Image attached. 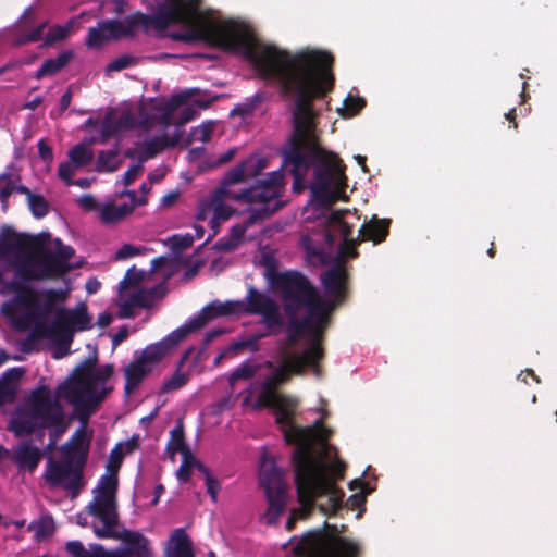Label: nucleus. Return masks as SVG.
Instances as JSON below:
<instances>
[{
  "label": "nucleus",
  "mask_w": 557,
  "mask_h": 557,
  "mask_svg": "<svg viewBox=\"0 0 557 557\" xmlns=\"http://www.w3.org/2000/svg\"><path fill=\"white\" fill-rule=\"evenodd\" d=\"M306 60L278 83L281 96L292 100V132L281 150L282 166L293 175L295 193L309 188L315 202L330 207L336 200L331 186L347 185L346 166L321 144L320 113L314 101L324 99L334 88V57L313 49Z\"/></svg>",
  "instance_id": "obj_1"
},
{
  "label": "nucleus",
  "mask_w": 557,
  "mask_h": 557,
  "mask_svg": "<svg viewBox=\"0 0 557 557\" xmlns=\"http://www.w3.org/2000/svg\"><path fill=\"white\" fill-rule=\"evenodd\" d=\"M181 1L190 4L191 10L185 12L188 15L186 20L173 21L170 25L184 24L188 27L183 33V42L206 41L227 52L242 50L245 58L256 66L263 78L273 79L277 84L298 64L307 61L306 57L313 50L302 49L290 53L273 45L261 44L247 26L233 20L205 21L200 13L201 0ZM164 3H168V0Z\"/></svg>",
  "instance_id": "obj_2"
},
{
  "label": "nucleus",
  "mask_w": 557,
  "mask_h": 557,
  "mask_svg": "<svg viewBox=\"0 0 557 557\" xmlns=\"http://www.w3.org/2000/svg\"><path fill=\"white\" fill-rule=\"evenodd\" d=\"M295 485L299 508L293 509L297 520L308 519L317 506L325 515H334L342 508L344 491L326 475L294 467Z\"/></svg>",
  "instance_id": "obj_3"
},
{
  "label": "nucleus",
  "mask_w": 557,
  "mask_h": 557,
  "mask_svg": "<svg viewBox=\"0 0 557 557\" xmlns=\"http://www.w3.org/2000/svg\"><path fill=\"white\" fill-rule=\"evenodd\" d=\"M284 185V175L281 171H274L267 178L258 180L257 184L248 188H244L238 193H224V187L215 188L209 198V207L213 211L211 219V227L213 235L218 233L220 221L228 220L234 209L224 203V199L228 198L238 202L255 203L256 201H269L280 198Z\"/></svg>",
  "instance_id": "obj_4"
},
{
  "label": "nucleus",
  "mask_w": 557,
  "mask_h": 557,
  "mask_svg": "<svg viewBox=\"0 0 557 557\" xmlns=\"http://www.w3.org/2000/svg\"><path fill=\"white\" fill-rule=\"evenodd\" d=\"M190 10L191 5L183 3L181 0H168V3L161 4L153 15L135 12L124 20L102 21V25L107 29L109 39L117 40L135 36L136 28H141L145 33H148L151 28L163 32L170 26L171 22L186 20L188 15L183 12Z\"/></svg>",
  "instance_id": "obj_5"
},
{
  "label": "nucleus",
  "mask_w": 557,
  "mask_h": 557,
  "mask_svg": "<svg viewBox=\"0 0 557 557\" xmlns=\"http://www.w3.org/2000/svg\"><path fill=\"white\" fill-rule=\"evenodd\" d=\"M269 281L280 295L284 313L309 312L326 302L318 288L299 271H269Z\"/></svg>",
  "instance_id": "obj_6"
},
{
  "label": "nucleus",
  "mask_w": 557,
  "mask_h": 557,
  "mask_svg": "<svg viewBox=\"0 0 557 557\" xmlns=\"http://www.w3.org/2000/svg\"><path fill=\"white\" fill-rule=\"evenodd\" d=\"M117 490L119 478L116 473L102 475L94 490L92 500L86 507L88 513L98 521L91 524L98 539L115 536V532L120 529Z\"/></svg>",
  "instance_id": "obj_7"
},
{
  "label": "nucleus",
  "mask_w": 557,
  "mask_h": 557,
  "mask_svg": "<svg viewBox=\"0 0 557 557\" xmlns=\"http://www.w3.org/2000/svg\"><path fill=\"white\" fill-rule=\"evenodd\" d=\"M336 525L325 521L323 529L308 532L301 537L295 546V554L298 557H359V543L336 535Z\"/></svg>",
  "instance_id": "obj_8"
},
{
  "label": "nucleus",
  "mask_w": 557,
  "mask_h": 557,
  "mask_svg": "<svg viewBox=\"0 0 557 557\" xmlns=\"http://www.w3.org/2000/svg\"><path fill=\"white\" fill-rule=\"evenodd\" d=\"M91 327V317L88 314L86 306L81 304L75 309H57L51 325H39L36 330L42 337L57 344L58 350L53 357L59 359L70 352L75 332L87 331Z\"/></svg>",
  "instance_id": "obj_9"
},
{
  "label": "nucleus",
  "mask_w": 557,
  "mask_h": 557,
  "mask_svg": "<svg viewBox=\"0 0 557 557\" xmlns=\"http://www.w3.org/2000/svg\"><path fill=\"white\" fill-rule=\"evenodd\" d=\"M33 237L36 245L27 248L26 252L29 255L13 261L20 267L17 273L20 276L35 281L55 280L72 271V267L62 265L53 251L45 248L50 238L49 233L42 232Z\"/></svg>",
  "instance_id": "obj_10"
},
{
  "label": "nucleus",
  "mask_w": 557,
  "mask_h": 557,
  "mask_svg": "<svg viewBox=\"0 0 557 557\" xmlns=\"http://www.w3.org/2000/svg\"><path fill=\"white\" fill-rule=\"evenodd\" d=\"M30 405L33 416L40 417L39 426L54 429L49 435V447H52L66 430L65 412L61 401L52 397L47 385H40L30 392Z\"/></svg>",
  "instance_id": "obj_11"
},
{
  "label": "nucleus",
  "mask_w": 557,
  "mask_h": 557,
  "mask_svg": "<svg viewBox=\"0 0 557 557\" xmlns=\"http://www.w3.org/2000/svg\"><path fill=\"white\" fill-rule=\"evenodd\" d=\"M259 483L268 499V522H275L286 506L287 484L284 480V472L276 466L275 460L265 455L259 467Z\"/></svg>",
  "instance_id": "obj_12"
},
{
  "label": "nucleus",
  "mask_w": 557,
  "mask_h": 557,
  "mask_svg": "<svg viewBox=\"0 0 557 557\" xmlns=\"http://www.w3.org/2000/svg\"><path fill=\"white\" fill-rule=\"evenodd\" d=\"M12 267L14 270L13 277L2 283L0 294L3 296L14 294V297L11 301L4 302L1 306V312L5 315H12L15 308L24 309L29 313L39 312L41 309L39 292L30 285L35 280L20 276L17 274L20 267L15 262L12 263Z\"/></svg>",
  "instance_id": "obj_13"
},
{
  "label": "nucleus",
  "mask_w": 557,
  "mask_h": 557,
  "mask_svg": "<svg viewBox=\"0 0 557 557\" xmlns=\"http://www.w3.org/2000/svg\"><path fill=\"white\" fill-rule=\"evenodd\" d=\"M330 310L331 305L324 302L306 313L310 317L311 323L307 327V347L299 354L309 361L310 369L317 376H321L322 373L320 363L324 359L323 336L329 324Z\"/></svg>",
  "instance_id": "obj_14"
},
{
  "label": "nucleus",
  "mask_w": 557,
  "mask_h": 557,
  "mask_svg": "<svg viewBox=\"0 0 557 557\" xmlns=\"http://www.w3.org/2000/svg\"><path fill=\"white\" fill-rule=\"evenodd\" d=\"M84 468L82 461L65 456L59 461L49 458L44 479L49 486L62 487L72 497H77L85 486Z\"/></svg>",
  "instance_id": "obj_15"
},
{
  "label": "nucleus",
  "mask_w": 557,
  "mask_h": 557,
  "mask_svg": "<svg viewBox=\"0 0 557 557\" xmlns=\"http://www.w3.org/2000/svg\"><path fill=\"white\" fill-rule=\"evenodd\" d=\"M239 302L238 313L261 315L262 324L268 329V334H277L284 325L277 302L269 295L249 286L244 300Z\"/></svg>",
  "instance_id": "obj_16"
},
{
  "label": "nucleus",
  "mask_w": 557,
  "mask_h": 557,
  "mask_svg": "<svg viewBox=\"0 0 557 557\" xmlns=\"http://www.w3.org/2000/svg\"><path fill=\"white\" fill-rule=\"evenodd\" d=\"M307 428L312 429V434L308 443H299L292 454L293 467L304 468L310 471L326 474V463L314 455V442H321L327 446V441L332 436L331 429L324 426L323 420H317L312 425Z\"/></svg>",
  "instance_id": "obj_17"
},
{
  "label": "nucleus",
  "mask_w": 557,
  "mask_h": 557,
  "mask_svg": "<svg viewBox=\"0 0 557 557\" xmlns=\"http://www.w3.org/2000/svg\"><path fill=\"white\" fill-rule=\"evenodd\" d=\"M112 387L95 388L92 379L73 372L63 383L59 384L55 391V398H64L69 404L89 401L99 398L104 400L111 393Z\"/></svg>",
  "instance_id": "obj_18"
},
{
  "label": "nucleus",
  "mask_w": 557,
  "mask_h": 557,
  "mask_svg": "<svg viewBox=\"0 0 557 557\" xmlns=\"http://www.w3.org/2000/svg\"><path fill=\"white\" fill-rule=\"evenodd\" d=\"M298 401L292 397L281 398L280 401L267 408H273L276 413V423L280 425L284 440L289 445L298 446L299 443H308L311 437L312 429L298 426L294 423V416Z\"/></svg>",
  "instance_id": "obj_19"
},
{
  "label": "nucleus",
  "mask_w": 557,
  "mask_h": 557,
  "mask_svg": "<svg viewBox=\"0 0 557 557\" xmlns=\"http://www.w3.org/2000/svg\"><path fill=\"white\" fill-rule=\"evenodd\" d=\"M112 540L121 541L124 546L115 548L117 557H153L150 540L143 533L126 528H120Z\"/></svg>",
  "instance_id": "obj_20"
},
{
  "label": "nucleus",
  "mask_w": 557,
  "mask_h": 557,
  "mask_svg": "<svg viewBox=\"0 0 557 557\" xmlns=\"http://www.w3.org/2000/svg\"><path fill=\"white\" fill-rule=\"evenodd\" d=\"M348 213V211L336 210L330 214L327 220L329 226L334 232L338 233L343 238V243L338 249V261H343L344 263L345 258L358 257L357 246L360 242H362L359 236L356 239L351 237L354 226L345 220V215Z\"/></svg>",
  "instance_id": "obj_21"
},
{
  "label": "nucleus",
  "mask_w": 557,
  "mask_h": 557,
  "mask_svg": "<svg viewBox=\"0 0 557 557\" xmlns=\"http://www.w3.org/2000/svg\"><path fill=\"white\" fill-rule=\"evenodd\" d=\"M348 278L349 275L343 261L336 262L321 274L324 290L334 299L336 306L342 305L348 298Z\"/></svg>",
  "instance_id": "obj_22"
},
{
  "label": "nucleus",
  "mask_w": 557,
  "mask_h": 557,
  "mask_svg": "<svg viewBox=\"0 0 557 557\" xmlns=\"http://www.w3.org/2000/svg\"><path fill=\"white\" fill-rule=\"evenodd\" d=\"M239 302L237 300H228L221 302L214 300L206 305L196 317L188 321L183 329L186 330L187 335L202 329L208 322L220 317H227L238 314Z\"/></svg>",
  "instance_id": "obj_23"
},
{
  "label": "nucleus",
  "mask_w": 557,
  "mask_h": 557,
  "mask_svg": "<svg viewBox=\"0 0 557 557\" xmlns=\"http://www.w3.org/2000/svg\"><path fill=\"white\" fill-rule=\"evenodd\" d=\"M187 332L183 326L177 327L158 343L148 345L137 356L147 366L161 361L171 350H173L183 339L187 337Z\"/></svg>",
  "instance_id": "obj_24"
},
{
  "label": "nucleus",
  "mask_w": 557,
  "mask_h": 557,
  "mask_svg": "<svg viewBox=\"0 0 557 557\" xmlns=\"http://www.w3.org/2000/svg\"><path fill=\"white\" fill-rule=\"evenodd\" d=\"M35 238L30 234H17L11 226H4L0 237V259L9 253L14 255V260L23 259L27 248L35 247Z\"/></svg>",
  "instance_id": "obj_25"
},
{
  "label": "nucleus",
  "mask_w": 557,
  "mask_h": 557,
  "mask_svg": "<svg viewBox=\"0 0 557 557\" xmlns=\"http://www.w3.org/2000/svg\"><path fill=\"white\" fill-rule=\"evenodd\" d=\"M259 205L258 208L250 209V214L244 223L235 224L230 230V237L239 244L240 239L245 235L246 231L253 225L256 222L264 220L282 208L280 198L269 201H256Z\"/></svg>",
  "instance_id": "obj_26"
},
{
  "label": "nucleus",
  "mask_w": 557,
  "mask_h": 557,
  "mask_svg": "<svg viewBox=\"0 0 557 557\" xmlns=\"http://www.w3.org/2000/svg\"><path fill=\"white\" fill-rule=\"evenodd\" d=\"M261 159L249 157L231 169L223 177L219 187H224V193H234L230 186L244 183L249 177L257 176L264 168Z\"/></svg>",
  "instance_id": "obj_27"
},
{
  "label": "nucleus",
  "mask_w": 557,
  "mask_h": 557,
  "mask_svg": "<svg viewBox=\"0 0 557 557\" xmlns=\"http://www.w3.org/2000/svg\"><path fill=\"white\" fill-rule=\"evenodd\" d=\"M90 442L91 433L88 434V431L76 430L71 438L61 447V450L65 457L86 465Z\"/></svg>",
  "instance_id": "obj_28"
},
{
  "label": "nucleus",
  "mask_w": 557,
  "mask_h": 557,
  "mask_svg": "<svg viewBox=\"0 0 557 557\" xmlns=\"http://www.w3.org/2000/svg\"><path fill=\"white\" fill-rule=\"evenodd\" d=\"M310 368L307 361L299 352H292L284 357L283 362L271 374L281 385L289 380L292 374L301 375Z\"/></svg>",
  "instance_id": "obj_29"
},
{
  "label": "nucleus",
  "mask_w": 557,
  "mask_h": 557,
  "mask_svg": "<svg viewBox=\"0 0 557 557\" xmlns=\"http://www.w3.org/2000/svg\"><path fill=\"white\" fill-rule=\"evenodd\" d=\"M42 458L41 450L29 442L20 443L13 451L12 460L20 471L33 473Z\"/></svg>",
  "instance_id": "obj_30"
},
{
  "label": "nucleus",
  "mask_w": 557,
  "mask_h": 557,
  "mask_svg": "<svg viewBox=\"0 0 557 557\" xmlns=\"http://www.w3.org/2000/svg\"><path fill=\"white\" fill-rule=\"evenodd\" d=\"M165 557H195L193 542L184 528L175 529L165 545Z\"/></svg>",
  "instance_id": "obj_31"
},
{
  "label": "nucleus",
  "mask_w": 557,
  "mask_h": 557,
  "mask_svg": "<svg viewBox=\"0 0 557 557\" xmlns=\"http://www.w3.org/2000/svg\"><path fill=\"white\" fill-rule=\"evenodd\" d=\"M134 123V116L129 112H123L119 116L108 113L102 121L100 143L106 144L120 131L133 128Z\"/></svg>",
  "instance_id": "obj_32"
},
{
  "label": "nucleus",
  "mask_w": 557,
  "mask_h": 557,
  "mask_svg": "<svg viewBox=\"0 0 557 557\" xmlns=\"http://www.w3.org/2000/svg\"><path fill=\"white\" fill-rule=\"evenodd\" d=\"M181 138V134H177L173 137H169L168 135H159L154 136L150 140H146L141 145V151L139 154V161L145 162L149 159L157 157L159 153L164 151L166 148L175 147Z\"/></svg>",
  "instance_id": "obj_33"
},
{
  "label": "nucleus",
  "mask_w": 557,
  "mask_h": 557,
  "mask_svg": "<svg viewBox=\"0 0 557 557\" xmlns=\"http://www.w3.org/2000/svg\"><path fill=\"white\" fill-rule=\"evenodd\" d=\"M391 220L379 219L374 215L369 222H364L359 230V237L361 240H371L374 244H380L385 240L389 232Z\"/></svg>",
  "instance_id": "obj_34"
},
{
  "label": "nucleus",
  "mask_w": 557,
  "mask_h": 557,
  "mask_svg": "<svg viewBox=\"0 0 557 557\" xmlns=\"http://www.w3.org/2000/svg\"><path fill=\"white\" fill-rule=\"evenodd\" d=\"M152 371L151 366H147L137 356L134 361L129 362L124 371L125 375V393L131 394L134 392L143 382L146 375Z\"/></svg>",
  "instance_id": "obj_35"
},
{
  "label": "nucleus",
  "mask_w": 557,
  "mask_h": 557,
  "mask_svg": "<svg viewBox=\"0 0 557 557\" xmlns=\"http://www.w3.org/2000/svg\"><path fill=\"white\" fill-rule=\"evenodd\" d=\"M278 386L280 384L276 382L275 377L271 375L267 376L261 384V391L253 408H265L280 401L281 398H287L288 396L277 393Z\"/></svg>",
  "instance_id": "obj_36"
},
{
  "label": "nucleus",
  "mask_w": 557,
  "mask_h": 557,
  "mask_svg": "<svg viewBox=\"0 0 557 557\" xmlns=\"http://www.w3.org/2000/svg\"><path fill=\"white\" fill-rule=\"evenodd\" d=\"M300 313H285L288 319L286 326V345L295 346L301 336L307 332L308 325L311 323L310 317L299 318Z\"/></svg>",
  "instance_id": "obj_37"
},
{
  "label": "nucleus",
  "mask_w": 557,
  "mask_h": 557,
  "mask_svg": "<svg viewBox=\"0 0 557 557\" xmlns=\"http://www.w3.org/2000/svg\"><path fill=\"white\" fill-rule=\"evenodd\" d=\"M73 52L67 50L58 54L57 58H50L44 61L41 66L37 70L34 77L41 79L45 76H52L63 70L69 62L73 59Z\"/></svg>",
  "instance_id": "obj_38"
},
{
  "label": "nucleus",
  "mask_w": 557,
  "mask_h": 557,
  "mask_svg": "<svg viewBox=\"0 0 557 557\" xmlns=\"http://www.w3.org/2000/svg\"><path fill=\"white\" fill-rule=\"evenodd\" d=\"M27 413L20 414L11 422V429L17 436L32 435L37 428H40L39 423L37 422L38 420L40 421V417L33 416L30 395L27 398Z\"/></svg>",
  "instance_id": "obj_39"
},
{
  "label": "nucleus",
  "mask_w": 557,
  "mask_h": 557,
  "mask_svg": "<svg viewBox=\"0 0 557 557\" xmlns=\"http://www.w3.org/2000/svg\"><path fill=\"white\" fill-rule=\"evenodd\" d=\"M194 351H195V347H193V346L187 348L184 351V354L182 355L181 360L178 362L177 370L174 372V374L169 380H166L163 383V385L161 387V393H169L172 391H176L187 384V382L189 381V374L181 372V368L188 360V358L190 357V355Z\"/></svg>",
  "instance_id": "obj_40"
},
{
  "label": "nucleus",
  "mask_w": 557,
  "mask_h": 557,
  "mask_svg": "<svg viewBox=\"0 0 557 557\" xmlns=\"http://www.w3.org/2000/svg\"><path fill=\"white\" fill-rule=\"evenodd\" d=\"M119 156H120V149H119L117 145L113 149L101 150L98 153L97 171H99V172H115L122 163V160L119 159Z\"/></svg>",
  "instance_id": "obj_41"
},
{
  "label": "nucleus",
  "mask_w": 557,
  "mask_h": 557,
  "mask_svg": "<svg viewBox=\"0 0 557 557\" xmlns=\"http://www.w3.org/2000/svg\"><path fill=\"white\" fill-rule=\"evenodd\" d=\"M103 400L99 398L89 399V401L71 404L77 414L79 426L77 430L88 431V422L92 413L99 408Z\"/></svg>",
  "instance_id": "obj_42"
},
{
  "label": "nucleus",
  "mask_w": 557,
  "mask_h": 557,
  "mask_svg": "<svg viewBox=\"0 0 557 557\" xmlns=\"http://www.w3.org/2000/svg\"><path fill=\"white\" fill-rule=\"evenodd\" d=\"M136 206L132 202V205H120L116 206L114 203L106 205L101 210V220L103 223L112 224L116 223L126 215H128Z\"/></svg>",
  "instance_id": "obj_43"
},
{
  "label": "nucleus",
  "mask_w": 557,
  "mask_h": 557,
  "mask_svg": "<svg viewBox=\"0 0 557 557\" xmlns=\"http://www.w3.org/2000/svg\"><path fill=\"white\" fill-rule=\"evenodd\" d=\"M29 531H35V537L42 540L51 536L55 531V523L50 515L41 516L37 521H32L28 525Z\"/></svg>",
  "instance_id": "obj_44"
},
{
  "label": "nucleus",
  "mask_w": 557,
  "mask_h": 557,
  "mask_svg": "<svg viewBox=\"0 0 557 557\" xmlns=\"http://www.w3.org/2000/svg\"><path fill=\"white\" fill-rule=\"evenodd\" d=\"M70 161L77 168L81 169L89 164L94 159V152L84 143L75 145L69 150Z\"/></svg>",
  "instance_id": "obj_45"
},
{
  "label": "nucleus",
  "mask_w": 557,
  "mask_h": 557,
  "mask_svg": "<svg viewBox=\"0 0 557 557\" xmlns=\"http://www.w3.org/2000/svg\"><path fill=\"white\" fill-rule=\"evenodd\" d=\"M166 450L173 455L190 450L189 446L185 442L184 426L181 422L171 430V438L166 445Z\"/></svg>",
  "instance_id": "obj_46"
},
{
  "label": "nucleus",
  "mask_w": 557,
  "mask_h": 557,
  "mask_svg": "<svg viewBox=\"0 0 557 557\" xmlns=\"http://www.w3.org/2000/svg\"><path fill=\"white\" fill-rule=\"evenodd\" d=\"M75 22L76 17H72L65 25H54L51 27L44 38L42 46L50 47L57 41L64 40Z\"/></svg>",
  "instance_id": "obj_47"
},
{
  "label": "nucleus",
  "mask_w": 557,
  "mask_h": 557,
  "mask_svg": "<svg viewBox=\"0 0 557 557\" xmlns=\"http://www.w3.org/2000/svg\"><path fill=\"white\" fill-rule=\"evenodd\" d=\"M55 251L53 253L57 256V259L64 267H72V270L78 269L82 267V262L76 264H71L69 261L75 255V249L72 246L64 245L60 238L54 240Z\"/></svg>",
  "instance_id": "obj_48"
},
{
  "label": "nucleus",
  "mask_w": 557,
  "mask_h": 557,
  "mask_svg": "<svg viewBox=\"0 0 557 557\" xmlns=\"http://www.w3.org/2000/svg\"><path fill=\"white\" fill-rule=\"evenodd\" d=\"M264 336H265V334L261 333V334L251 335L250 337H248L246 339L235 341L231 345L227 346V351H233V355L242 352L245 349H250L253 352L258 351L259 350L258 342Z\"/></svg>",
  "instance_id": "obj_49"
},
{
  "label": "nucleus",
  "mask_w": 557,
  "mask_h": 557,
  "mask_svg": "<svg viewBox=\"0 0 557 557\" xmlns=\"http://www.w3.org/2000/svg\"><path fill=\"white\" fill-rule=\"evenodd\" d=\"M109 40L110 39L107 29H104V26L102 25L101 21L98 23L97 27H91L88 29L86 46L89 48H98Z\"/></svg>",
  "instance_id": "obj_50"
},
{
  "label": "nucleus",
  "mask_w": 557,
  "mask_h": 557,
  "mask_svg": "<svg viewBox=\"0 0 557 557\" xmlns=\"http://www.w3.org/2000/svg\"><path fill=\"white\" fill-rule=\"evenodd\" d=\"M183 457L182 463L177 470V478L180 481L186 483L190 480L191 469L197 465V459L195 458L191 450L185 451L181 454Z\"/></svg>",
  "instance_id": "obj_51"
},
{
  "label": "nucleus",
  "mask_w": 557,
  "mask_h": 557,
  "mask_svg": "<svg viewBox=\"0 0 557 557\" xmlns=\"http://www.w3.org/2000/svg\"><path fill=\"white\" fill-rule=\"evenodd\" d=\"M29 210L36 219L46 216L49 212V203L41 195L34 194L27 200Z\"/></svg>",
  "instance_id": "obj_52"
},
{
  "label": "nucleus",
  "mask_w": 557,
  "mask_h": 557,
  "mask_svg": "<svg viewBox=\"0 0 557 557\" xmlns=\"http://www.w3.org/2000/svg\"><path fill=\"white\" fill-rule=\"evenodd\" d=\"M257 372V368L251 366L248 361L243 362L238 368H236L228 377V383L231 386H234L235 383L239 380H249Z\"/></svg>",
  "instance_id": "obj_53"
},
{
  "label": "nucleus",
  "mask_w": 557,
  "mask_h": 557,
  "mask_svg": "<svg viewBox=\"0 0 557 557\" xmlns=\"http://www.w3.org/2000/svg\"><path fill=\"white\" fill-rule=\"evenodd\" d=\"M144 278V273L135 269V267L129 268L123 280L119 283L120 292L126 290L131 287L138 286Z\"/></svg>",
  "instance_id": "obj_54"
},
{
  "label": "nucleus",
  "mask_w": 557,
  "mask_h": 557,
  "mask_svg": "<svg viewBox=\"0 0 557 557\" xmlns=\"http://www.w3.org/2000/svg\"><path fill=\"white\" fill-rule=\"evenodd\" d=\"M67 292L63 289H47L45 290L46 301L44 305V312L49 313L57 301L65 300Z\"/></svg>",
  "instance_id": "obj_55"
},
{
  "label": "nucleus",
  "mask_w": 557,
  "mask_h": 557,
  "mask_svg": "<svg viewBox=\"0 0 557 557\" xmlns=\"http://www.w3.org/2000/svg\"><path fill=\"white\" fill-rule=\"evenodd\" d=\"M98 361V352L97 349H95L94 355L89 356L87 359H85L79 366L75 368L73 372L77 374H83L88 377L92 379V373L95 372L96 364Z\"/></svg>",
  "instance_id": "obj_56"
},
{
  "label": "nucleus",
  "mask_w": 557,
  "mask_h": 557,
  "mask_svg": "<svg viewBox=\"0 0 557 557\" xmlns=\"http://www.w3.org/2000/svg\"><path fill=\"white\" fill-rule=\"evenodd\" d=\"M113 375V364H106L95 370L92 373V383L95 388L99 385H104L108 380Z\"/></svg>",
  "instance_id": "obj_57"
},
{
  "label": "nucleus",
  "mask_w": 557,
  "mask_h": 557,
  "mask_svg": "<svg viewBox=\"0 0 557 557\" xmlns=\"http://www.w3.org/2000/svg\"><path fill=\"white\" fill-rule=\"evenodd\" d=\"M135 64H136V59L134 57L124 54V55H121V57L114 59L112 62H110L107 65V71L108 72H119V71L125 70L132 65H135Z\"/></svg>",
  "instance_id": "obj_58"
},
{
  "label": "nucleus",
  "mask_w": 557,
  "mask_h": 557,
  "mask_svg": "<svg viewBox=\"0 0 557 557\" xmlns=\"http://www.w3.org/2000/svg\"><path fill=\"white\" fill-rule=\"evenodd\" d=\"M139 190L141 193V197L137 198L136 193L134 190H125L123 191V195H126L129 197L131 201L135 206H144L147 203V195L151 190V183L150 182H143L140 184Z\"/></svg>",
  "instance_id": "obj_59"
},
{
  "label": "nucleus",
  "mask_w": 557,
  "mask_h": 557,
  "mask_svg": "<svg viewBox=\"0 0 557 557\" xmlns=\"http://www.w3.org/2000/svg\"><path fill=\"white\" fill-rule=\"evenodd\" d=\"M131 297L137 308L150 309L154 305L146 288L135 292Z\"/></svg>",
  "instance_id": "obj_60"
},
{
  "label": "nucleus",
  "mask_w": 557,
  "mask_h": 557,
  "mask_svg": "<svg viewBox=\"0 0 557 557\" xmlns=\"http://www.w3.org/2000/svg\"><path fill=\"white\" fill-rule=\"evenodd\" d=\"M344 104L348 116H354L363 109V107L366 106V101L360 97L348 96L345 99Z\"/></svg>",
  "instance_id": "obj_61"
},
{
  "label": "nucleus",
  "mask_w": 557,
  "mask_h": 557,
  "mask_svg": "<svg viewBox=\"0 0 557 557\" xmlns=\"http://www.w3.org/2000/svg\"><path fill=\"white\" fill-rule=\"evenodd\" d=\"M76 170H78V169L69 160L66 162H62L59 165L58 174H59V177L62 181H64L67 186H71V185H73L72 176Z\"/></svg>",
  "instance_id": "obj_62"
},
{
  "label": "nucleus",
  "mask_w": 557,
  "mask_h": 557,
  "mask_svg": "<svg viewBox=\"0 0 557 557\" xmlns=\"http://www.w3.org/2000/svg\"><path fill=\"white\" fill-rule=\"evenodd\" d=\"M86 557H117L115 549H106L101 544H90Z\"/></svg>",
  "instance_id": "obj_63"
},
{
  "label": "nucleus",
  "mask_w": 557,
  "mask_h": 557,
  "mask_svg": "<svg viewBox=\"0 0 557 557\" xmlns=\"http://www.w3.org/2000/svg\"><path fill=\"white\" fill-rule=\"evenodd\" d=\"M65 549L73 557H86L89 552V549L87 550L84 544L78 540L69 541L65 544Z\"/></svg>",
  "instance_id": "obj_64"
}]
</instances>
